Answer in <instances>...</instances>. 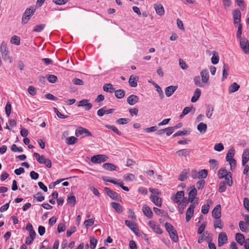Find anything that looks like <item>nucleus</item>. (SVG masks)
I'll return each mask as SVG.
<instances>
[{
  "instance_id": "nucleus-45",
  "label": "nucleus",
  "mask_w": 249,
  "mask_h": 249,
  "mask_svg": "<svg viewBox=\"0 0 249 249\" xmlns=\"http://www.w3.org/2000/svg\"><path fill=\"white\" fill-rule=\"evenodd\" d=\"M211 61L212 64L216 65L218 63L219 61V56L217 53L215 52L211 58Z\"/></svg>"
},
{
  "instance_id": "nucleus-50",
  "label": "nucleus",
  "mask_w": 249,
  "mask_h": 249,
  "mask_svg": "<svg viewBox=\"0 0 249 249\" xmlns=\"http://www.w3.org/2000/svg\"><path fill=\"white\" fill-rule=\"evenodd\" d=\"M5 113L7 117H9L11 114V105L9 102H8L6 105L5 108Z\"/></svg>"
},
{
  "instance_id": "nucleus-2",
  "label": "nucleus",
  "mask_w": 249,
  "mask_h": 249,
  "mask_svg": "<svg viewBox=\"0 0 249 249\" xmlns=\"http://www.w3.org/2000/svg\"><path fill=\"white\" fill-rule=\"evenodd\" d=\"M35 10L36 8L34 7H31L26 9L22 18V23L23 24H26L27 23L28 20L30 19L31 16L34 14Z\"/></svg>"
},
{
  "instance_id": "nucleus-34",
  "label": "nucleus",
  "mask_w": 249,
  "mask_h": 249,
  "mask_svg": "<svg viewBox=\"0 0 249 249\" xmlns=\"http://www.w3.org/2000/svg\"><path fill=\"white\" fill-rule=\"evenodd\" d=\"M228 174H229V172H227L225 169L221 168L219 170L217 175L219 178L222 179L224 178Z\"/></svg>"
},
{
  "instance_id": "nucleus-63",
  "label": "nucleus",
  "mask_w": 249,
  "mask_h": 249,
  "mask_svg": "<svg viewBox=\"0 0 249 249\" xmlns=\"http://www.w3.org/2000/svg\"><path fill=\"white\" fill-rule=\"evenodd\" d=\"M224 146L221 143L216 144L214 145V149L217 151H221L224 149Z\"/></svg>"
},
{
  "instance_id": "nucleus-23",
  "label": "nucleus",
  "mask_w": 249,
  "mask_h": 249,
  "mask_svg": "<svg viewBox=\"0 0 249 249\" xmlns=\"http://www.w3.org/2000/svg\"><path fill=\"white\" fill-rule=\"evenodd\" d=\"M234 24L238 23L241 21V13L239 10H234L233 13Z\"/></svg>"
},
{
  "instance_id": "nucleus-30",
  "label": "nucleus",
  "mask_w": 249,
  "mask_h": 249,
  "mask_svg": "<svg viewBox=\"0 0 249 249\" xmlns=\"http://www.w3.org/2000/svg\"><path fill=\"white\" fill-rule=\"evenodd\" d=\"M240 88V86L236 83H233L229 87V92L230 93L234 92L238 90Z\"/></svg>"
},
{
  "instance_id": "nucleus-52",
  "label": "nucleus",
  "mask_w": 249,
  "mask_h": 249,
  "mask_svg": "<svg viewBox=\"0 0 249 249\" xmlns=\"http://www.w3.org/2000/svg\"><path fill=\"white\" fill-rule=\"evenodd\" d=\"M124 178L127 181H132L135 178V176L132 174H126L124 176Z\"/></svg>"
},
{
  "instance_id": "nucleus-5",
  "label": "nucleus",
  "mask_w": 249,
  "mask_h": 249,
  "mask_svg": "<svg viewBox=\"0 0 249 249\" xmlns=\"http://www.w3.org/2000/svg\"><path fill=\"white\" fill-rule=\"evenodd\" d=\"M105 190L106 191L107 195L112 199L117 201L121 200V197L118 195L117 193L116 192L111 190V189L107 187H106L105 188Z\"/></svg>"
},
{
  "instance_id": "nucleus-6",
  "label": "nucleus",
  "mask_w": 249,
  "mask_h": 249,
  "mask_svg": "<svg viewBox=\"0 0 249 249\" xmlns=\"http://www.w3.org/2000/svg\"><path fill=\"white\" fill-rule=\"evenodd\" d=\"M195 208V203L191 204L188 208L186 213V220L188 222L191 218L193 217L194 213V209Z\"/></svg>"
},
{
  "instance_id": "nucleus-10",
  "label": "nucleus",
  "mask_w": 249,
  "mask_h": 249,
  "mask_svg": "<svg viewBox=\"0 0 249 249\" xmlns=\"http://www.w3.org/2000/svg\"><path fill=\"white\" fill-rule=\"evenodd\" d=\"M212 216L215 219H219L221 216V206L217 205L213 209L212 212Z\"/></svg>"
},
{
  "instance_id": "nucleus-4",
  "label": "nucleus",
  "mask_w": 249,
  "mask_h": 249,
  "mask_svg": "<svg viewBox=\"0 0 249 249\" xmlns=\"http://www.w3.org/2000/svg\"><path fill=\"white\" fill-rule=\"evenodd\" d=\"M240 45L244 53H249V41L245 38H240Z\"/></svg>"
},
{
  "instance_id": "nucleus-36",
  "label": "nucleus",
  "mask_w": 249,
  "mask_h": 249,
  "mask_svg": "<svg viewBox=\"0 0 249 249\" xmlns=\"http://www.w3.org/2000/svg\"><path fill=\"white\" fill-rule=\"evenodd\" d=\"M115 92V95L118 99H122L125 95V91L123 89H118L114 91Z\"/></svg>"
},
{
  "instance_id": "nucleus-46",
  "label": "nucleus",
  "mask_w": 249,
  "mask_h": 249,
  "mask_svg": "<svg viewBox=\"0 0 249 249\" xmlns=\"http://www.w3.org/2000/svg\"><path fill=\"white\" fill-rule=\"evenodd\" d=\"M48 80L51 83H54L57 80V77L54 75L48 74L47 75Z\"/></svg>"
},
{
  "instance_id": "nucleus-55",
  "label": "nucleus",
  "mask_w": 249,
  "mask_h": 249,
  "mask_svg": "<svg viewBox=\"0 0 249 249\" xmlns=\"http://www.w3.org/2000/svg\"><path fill=\"white\" fill-rule=\"evenodd\" d=\"M45 24H40L36 25L33 30V31L36 32H40L41 31H42L44 28H45Z\"/></svg>"
},
{
  "instance_id": "nucleus-1",
  "label": "nucleus",
  "mask_w": 249,
  "mask_h": 249,
  "mask_svg": "<svg viewBox=\"0 0 249 249\" xmlns=\"http://www.w3.org/2000/svg\"><path fill=\"white\" fill-rule=\"evenodd\" d=\"M34 156L40 164H43L48 168L52 167V161L49 159H46L44 156H40L37 153H34Z\"/></svg>"
},
{
  "instance_id": "nucleus-49",
  "label": "nucleus",
  "mask_w": 249,
  "mask_h": 249,
  "mask_svg": "<svg viewBox=\"0 0 249 249\" xmlns=\"http://www.w3.org/2000/svg\"><path fill=\"white\" fill-rule=\"evenodd\" d=\"M34 197L39 202H41L45 199V197L42 196V193L40 192L37 193L36 194L34 195Z\"/></svg>"
},
{
  "instance_id": "nucleus-18",
  "label": "nucleus",
  "mask_w": 249,
  "mask_h": 249,
  "mask_svg": "<svg viewBox=\"0 0 249 249\" xmlns=\"http://www.w3.org/2000/svg\"><path fill=\"white\" fill-rule=\"evenodd\" d=\"M139 80V77L137 76L131 75L128 80L130 87L135 88L137 86V82Z\"/></svg>"
},
{
  "instance_id": "nucleus-15",
  "label": "nucleus",
  "mask_w": 249,
  "mask_h": 249,
  "mask_svg": "<svg viewBox=\"0 0 249 249\" xmlns=\"http://www.w3.org/2000/svg\"><path fill=\"white\" fill-rule=\"evenodd\" d=\"M184 193L183 191H178L176 195L172 197V200L177 203H179L181 198L184 196Z\"/></svg>"
},
{
  "instance_id": "nucleus-58",
  "label": "nucleus",
  "mask_w": 249,
  "mask_h": 249,
  "mask_svg": "<svg viewBox=\"0 0 249 249\" xmlns=\"http://www.w3.org/2000/svg\"><path fill=\"white\" fill-rule=\"evenodd\" d=\"M214 227L215 229L219 228L220 229H222L223 226L221 224V221L220 219H216V220L214 221Z\"/></svg>"
},
{
  "instance_id": "nucleus-20",
  "label": "nucleus",
  "mask_w": 249,
  "mask_h": 249,
  "mask_svg": "<svg viewBox=\"0 0 249 249\" xmlns=\"http://www.w3.org/2000/svg\"><path fill=\"white\" fill-rule=\"evenodd\" d=\"M197 195V190L194 186L192 187L191 190L189 193V201L193 202Z\"/></svg>"
},
{
  "instance_id": "nucleus-33",
  "label": "nucleus",
  "mask_w": 249,
  "mask_h": 249,
  "mask_svg": "<svg viewBox=\"0 0 249 249\" xmlns=\"http://www.w3.org/2000/svg\"><path fill=\"white\" fill-rule=\"evenodd\" d=\"M189 173L188 169H185L183 170L180 174L178 177V179L180 181H183L187 179L188 178V174Z\"/></svg>"
},
{
  "instance_id": "nucleus-56",
  "label": "nucleus",
  "mask_w": 249,
  "mask_h": 249,
  "mask_svg": "<svg viewBox=\"0 0 249 249\" xmlns=\"http://www.w3.org/2000/svg\"><path fill=\"white\" fill-rule=\"evenodd\" d=\"M97 243V240L93 237H90V248L91 249H95L96 244Z\"/></svg>"
},
{
  "instance_id": "nucleus-53",
  "label": "nucleus",
  "mask_w": 249,
  "mask_h": 249,
  "mask_svg": "<svg viewBox=\"0 0 249 249\" xmlns=\"http://www.w3.org/2000/svg\"><path fill=\"white\" fill-rule=\"evenodd\" d=\"M226 189V183L225 182V181H221L219 184L218 191L220 193H223L225 191Z\"/></svg>"
},
{
  "instance_id": "nucleus-44",
  "label": "nucleus",
  "mask_w": 249,
  "mask_h": 249,
  "mask_svg": "<svg viewBox=\"0 0 249 249\" xmlns=\"http://www.w3.org/2000/svg\"><path fill=\"white\" fill-rule=\"evenodd\" d=\"M67 203L71 206H74L76 203V198L75 196H69L67 199Z\"/></svg>"
},
{
  "instance_id": "nucleus-9",
  "label": "nucleus",
  "mask_w": 249,
  "mask_h": 249,
  "mask_svg": "<svg viewBox=\"0 0 249 249\" xmlns=\"http://www.w3.org/2000/svg\"><path fill=\"white\" fill-rule=\"evenodd\" d=\"M125 224L130 230H131L136 235L139 233V229L137 228V225L134 222L127 220L125 221Z\"/></svg>"
},
{
  "instance_id": "nucleus-7",
  "label": "nucleus",
  "mask_w": 249,
  "mask_h": 249,
  "mask_svg": "<svg viewBox=\"0 0 249 249\" xmlns=\"http://www.w3.org/2000/svg\"><path fill=\"white\" fill-rule=\"evenodd\" d=\"M228 241V237L225 232H222L219 234L218 238V246H222L225 244Z\"/></svg>"
},
{
  "instance_id": "nucleus-43",
  "label": "nucleus",
  "mask_w": 249,
  "mask_h": 249,
  "mask_svg": "<svg viewBox=\"0 0 249 249\" xmlns=\"http://www.w3.org/2000/svg\"><path fill=\"white\" fill-rule=\"evenodd\" d=\"M208 175L207 170L206 169H202L198 172V178H205Z\"/></svg>"
},
{
  "instance_id": "nucleus-57",
  "label": "nucleus",
  "mask_w": 249,
  "mask_h": 249,
  "mask_svg": "<svg viewBox=\"0 0 249 249\" xmlns=\"http://www.w3.org/2000/svg\"><path fill=\"white\" fill-rule=\"evenodd\" d=\"M11 42L15 45H19L20 44V38L17 36H13L11 38Z\"/></svg>"
},
{
  "instance_id": "nucleus-25",
  "label": "nucleus",
  "mask_w": 249,
  "mask_h": 249,
  "mask_svg": "<svg viewBox=\"0 0 249 249\" xmlns=\"http://www.w3.org/2000/svg\"><path fill=\"white\" fill-rule=\"evenodd\" d=\"M201 95V90L199 89H196L194 91V96L192 97L191 102L192 103L196 102Z\"/></svg>"
},
{
  "instance_id": "nucleus-51",
  "label": "nucleus",
  "mask_w": 249,
  "mask_h": 249,
  "mask_svg": "<svg viewBox=\"0 0 249 249\" xmlns=\"http://www.w3.org/2000/svg\"><path fill=\"white\" fill-rule=\"evenodd\" d=\"M28 92L31 95L34 96L36 93V89L34 87L30 86L28 89Z\"/></svg>"
},
{
  "instance_id": "nucleus-26",
  "label": "nucleus",
  "mask_w": 249,
  "mask_h": 249,
  "mask_svg": "<svg viewBox=\"0 0 249 249\" xmlns=\"http://www.w3.org/2000/svg\"><path fill=\"white\" fill-rule=\"evenodd\" d=\"M235 152V151L234 148L233 147H231L229 149V150L228 151V152L227 154L226 157V160L228 161L234 159L233 157L234 156Z\"/></svg>"
},
{
  "instance_id": "nucleus-3",
  "label": "nucleus",
  "mask_w": 249,
  "mask_h": 249,
  "mask_svg": "<svg viewBox=\"0 0 249 249\" xmlns=\"http://www.w3.org/2000/svg\"><path fill=\"white\" fill-rule=\"evenodd\" d=\"M108 157L102 154L94 155L91 158L90 160L93 163H100L107 160Z\"/></svg>"
},
{
  "instance_id": "nucleus-21",
  "label": "nucleus",
  "mask_w": 249,
  "mask_h": 249,
  "mask_svg": "<svg viewBox=\"0 0 249 249\" xmlns=\"http://www.w3.org/2000/svg\"><path fill=\"white\" fill-rule=\"evenodd\" d=\"M191 150L189 149H183L181 150H179L176 152V155L179 157H186L189 156L190 154Z\"/></svg>"
},
{
  "instance_id": "nucleus-32",
  "label": "nucleus",
  "mask_w": 249,
  "mask_h": 249,
  "mask_svg": "<svg viewBox=\"0 0 249 249\" xmlns=\"http://www.w3.org/2000/svg\"><path fill=\"white\" fill-rule=\"evenodd\" d=\"M103 90L104 91L112 93L115 91V89L113 87L111 84H106L103 86Z\"/></svg>"
},
{
  "instance_id": "nucleus-27",
  "label": "nucleus",
  "mask_w": 249,
  "mask_h": 249,
  "mask_svg": "<svg viewBox=\"0 0 249 249\" xmlns=\"http://www.w3.org/2000/svg\"><path fill=\"white\" fill-rule=\"evenodd\" d=\"M235 240L240 245H243L244 244L245 239L243 234L240 233H237L235 234Z\"/></svg>"
},
{
  "instance_id": "nucleus-22",
  "label": "nucleus",
  "mask_w": 249,
  "mask_h": 249,
  "mask_svg": "<svg viewBox=\"0 0 249 249\" xmlns=\"http://www.w3.org/2000/svg\"><path fill=\"white\" fill-rule=\"evenodd\" d=\"M249 160V149H246L244 150L242 155V165H245Z\"/></svg>"
},
{
  "instance_id": "nucleus-37",
  "label": "nucleus",
  "mask_w": 249,
  "mask_h": 249,
  "mask_svg": "<svg viewBox=\"0 0 249 249\" xmlns=\"http://www.w3.org/2000/svg\"><path fill=\"white\" fill-rule=\"evenodd\" d=\"M213 107L212 105L207 106L206 115L208 118H210L213 115Z\"/></svg>"
},
{
  "instance_id": "nucleus-60",
  "label": "nucleus",
  "mask_w": 249,
  "mask_h": 249,
  "mask_svg": "<svg viewBox=\"0 0 249 249\" xmlns=\"http://www.w3.org/2000/svg\"><path fill=\"white\" fill-rule=\"evenodd\" d=\"M76 230V227L74 226L71 227L67 231V235L68 237H70L73 233H74Z\"/></svg>"
},
{
  "instance_id": "nucleus-41",
  "label": "nucleus",
  "mask_w": 249,
  "mask_h": 249,
  "mask_svg": "<svg viewBox=\"0 0 249 249\" xmlns=\"http://www.w3.org/2000/svg\"><path fill=\"white\" fill-rule=\"evenodd\" d=\"M224 178L227 182V185L229 186H231L232 185V180L231 178V174L230 172H229V174L227 175Z\"/></svg>"
},
{
  "instance_id": "nucleus-38",
  "label": "nucleus",
  "mask_w": 249,
  "mask_h": 249,
  "mask_svg": "<svg viewBox=\"0 0 249 249\" xmlns=\"http://www.w3.org/2000/svg\"><path fill=\"white\" fill-rule=\"evenodd\" d=\"M239 227L240 230L245 232L248 231L249 229L246 223L243 221H240L239 223Z\"/></svg>"
},
{
  "instance_id": "nucleus-24",
  "label": "nucleus",
  "mask_w": 249,
  "mask_h": 249,
  "mask_svg": "<svg viewBox=\"0 0 249 249\" xmlns=\"http://www.w3.org/2000/svg\"><path fill=\"white\" fill-rule=\"evenodd\" d=\"M229 71V67L227 64H224L222 68V80H224L228 76Z\"/></svg>"
},
{
  "instance_id": "nucleus-59",
  "label": "nucleus",
  "mask_w": 249,
  "mask_h": 249,
  "mask_svg": "<svg viewBox=\"0 0 249 249\" xmlns=\"http://www.w3.org/2000/svg\"><path fill=\"white\" fill-rule=\"evenodd\" d=\"M11 149L12 151L13 152H17V151H18L19 152H22L23 151V149L22 147H17V145L15 144H13L11 147Z\"/></svg>"
},
{
  "instance_id": "nucleus-40",
  "label": "nucleus",
  "mask_w": 249,
  "mask_h": 249,
  "mask_svg": "<svg viewBox=\"0 0 249 249\" xmlns=\"http://www.w3.org/2000/svg\"><path fill=\"white\" fill-rule=\"evenodd\" d=\"M105 127L108 129H111L114 133H115L116 134H117L118 135L120 136L122 135V132L120 131H119L118 130V129L114 125H110L106 124Z\"/></svg>"
},
{
  "instance_id": "nucleus-39",
  "label": "nucleus",
  "mask_w": 249,
  "mask_h": 249,
  "mask_svg": "<svg viewBox=\"0 0 249 249\" xmlns=\"http://www.w3.org/2000/svg\"><path fill=\"white\" fill-rule=\"evenodd\" d=\"M77 139L74 136L68 137L66 139V143L68 144H73L77 142Z\"/></svg>"
},
{
  "instance_id": "nucleus-13",
  "label": "nucleus",
  "mask_w": 249,
  "mask_h": 249,
  "mask_svg": "<svg viewBox=\"0 0 249 249\" xmlns=\"http://www.w3.org/2000/svg\"><path fill=\"white\" fill-rule=\"evenodd\" d=\"M142 211L144 214L149 218H151L153 216V212L150 207L147 205H144L142 208Z\"/></svg>"
},
{
  "instance_id": "nucleus-62",
  "label": "nucleus",
  "mask_w": 249,
  "mask_h": 249,
  "mask_svg": "<svg viewBox=\"0 0 249 249\" xmlns=\"http://www.w3.org/2000/svg\"><path fill=\"white\" fill-rule=\"evenodd\" d=\"M128 216L129 218L131 219L133 221H135L136 220V217L135 215V213L132 210L129 209L128 210Z\"/></svg>"
},
{
  "instance_id": "nucleus-64",
  "label": "nucleus",
  "mask_w": 249,
  "mask_h": 249,
  "mask_svg": "<svg viewBox=\"0 0 249 249\" xmlns=\"http://www.w3.org/2000/svg\"><path fill=\"white\" fill-rule=\"evenodd\" d=\"M244 206L245 208L249 212V199L247 197H245L243 200Z\"/></svg>"
},
{
  "instance_id": "nucleus-42",
  "label": "nucleus",
  "mask_w": 249,
  "mask_h": 249,
  "mask_svg": "<svg viewBox=\"0 0 249 249\" xmlns=\"http://www.w3.org/2000/svg\"><path fill=\"white\" fill-rule=\"evenodd\" d=\"M171 239L174 242H177L178 240V236L177 233V231L175 230L169 233Z\"/></svg>"
},
{
  "instance_id": "nucleus-14",
  "label": "nucleus",
  "mask_w": 249,
  "mask_h": 249,
  "mask_svg": "<svg viewBox=\"0 0 249 249\" xmlns=\"http://www.w3.org/2000/svg\"><path fill=\"white\" fill-rule=\"evenodd\" d=\"M139 98L138 96L132 94L128 96L127 98V102L131 106L135 105L139 102Z\"/></svg>"
},
{
  "instance_id": "nucleus-11",
  "label": "nucleus",
  "mask_w": 249,
  "mask_h": 249,
  "mask_svg": "<svg viewBox=\"0 0 249 249\" xmlns=\"http://www.w3.org/2000/svg\"><path fill=\"white\" fill-rule=\"evenodd\" d=\"M151 200L158 207H161L162 206L161 198L155 195H151L150 196Z\"/></svg>"
},
{
  "instance_id": "nucleus-47",
  "label": "nucleus",
  "mask_w": 249,
  "mask_h": 249,
  "mask_svg": "<svg viewBox=\"0 0 249 249\" xmlns=\"http://www.w3.org/2000/svg\"><path fill=\"white\" fill-rule=\"evenodd\" d=\"M130 120L128 118H120L116 121V123L119 124H125L129 122Z\"/></svg>"
},
{
  "instance_id": "nucleus-61",
  "label": "nucleus",
  "mask_w": 249,
  "mask_h": 249,
  "mask_svg": "<svg viewBox=\"0 0 249 249\" xmlns=\"http://www.w3.org/2000/svg\"><path fill=\"white\" fill-rule=\"evenodd\" d=\"M210 205L209 204L207 205H204L202 207L201 212L202 213L205 214L208 213L209 210Z\"/></svg>"
},
{
  "instance_id": "nucleus-48",
  "label": "nucleus",
  "mask_w": 249,
  "mask_h": 249,
  "mask_svg": "<svg viewBox=\"0 0 249 249\" xmlns=\"http://www.w3.org/2000/svg\"><path fill=\"white\" fill-rule=\"evenodd\" d=\"M165 227L167 231L169 233L172 231H175L174 227L169 223L166 222L165 224Z\"/></svg>"
},
{
  "instance_id": "nucleus-28",
  "label": "nucleus",
  "mask_w": 249,
  "mask_h": 249,
  "mask_svg": "<svg viewBox=\"0 0 249 249\" xmlns=\"http://www.w3.org/2000/svg\"><path fill=\"white\" fill-rule=\"evenodd\" d=\"M103 167L106 170L114 171L116 170L117 167L113 164L110 163H105L103 165Z\"/></svg>"
},
{
  "instance_id": "nucleus-31",
  "label": "nucleus",
  "mask_w": 249,
  "mask_h": 249,
  "mask_svg": "<svg viewBox=\"0 0 249 249\" xmlns=\"http://www.w3.org/2000/svg\"><path fill=\"white\" fill-rule=\"evenodd\" d=\"M194 82L195 84L197 87L202 88L205 86L202 80L201 81V79L199 76H195L194 78Z\"/></svg>"
},
{
  "instance_id": "nucleus-16",
  "label": "nucleus",
  "mask_w": 249,
  "mask_h": 249,
  "mask_svg": "<svg viewBox=\"0 0 249 249\" xmlns=\"http://www.w3.org/2000/svg\"><path fill=\"white\" fill-rule=\"evenodd\" d=\"M178 89L177 86H170L165 89V93L167 97L171 96Z\"/></svg>"
},
{
  "instance_id": "nucleus-19",
  "label": "nucleus",
  "mask_w": 249,
  "mask_h": 249,
  "mask_svg": "<svg viewBox=\"0 0 249 249\" xmlns=\"http://www.w3.org/2000/svg\"><path fill=\"white\" fill-rule=\"evenodd\" d=\"M154 9L156 13L160 16H162L164 14V9L163 6L160 4H155L154 5Z\"/></svg>"
},
{
  "instance_id": "nucleus-8",
  "label": "nucleus",
  "mask_w": 249,
  "mask_h": 249,
  "mask_svg": "<svg viewBox=\"0 0 249 249\" xmlns=\"http://www.w3.org/2000/svg\"><path fill=\"white\" fill-rule=\"evenodd\" d=\"M201 78V80L205 85L207 84L209 80V74L208 70L207 69H203L200 73Z\"/></svg>"
},
{
  "instance_id": "nucleus-54",
  "label": "nucleus",
  "mask_w": 249,
  "mask_h": 249,
  "mask_svg": "<svg viewBox=\"0 0 249 249\" xmlns=\"http://www.w3.org/2000/svg\"><path fill=\"white\" fill-rule=\"evenodd\" d=\"M94 221L92 218L89 219L85 221L84 225L86 228L90 227L94 224Z\"/></svg>"
},
{
  "instance_id": "nucleus-12",
  "label": "nucleus",
  "mask_w": 249,
  "mask_h": 249,
  "mask_svg": "<svg viewBox=\"0 0 249 249\" xmlns=\"http://www.w3.org/2000/svg\"><path fill=\"white\" fill-rule=\"evenodd\" d=\"M85 134L88 136H91V133L87 129L80 127L79 129L76 130L75 135L78 137L82 135Z\"/></svg>"
},
{
  "instance_id": "nucleus-29",
  "label": "nucleus",
  "mask_w": 249,
  "mask_h": 249,
  "mask_svg": "<svg viewBox=\"0 0 249 249\" xmlns=\"http://www.w3.org/2000/svg\"><path fill=\"white\" fill-rule=\"evenodd\" d=\"M198 131L201 133L206 132L207 129V125L203 123H200L197 126Z\"/></svg>"
},
{
  "instance_id": "nucleus-35",
  "label": "nucleus",
  "mask_w": 249,
  "mask_h": 249,
  "mask_svg": "<svg viewBox=\"0 0 249 249\" xmlns=\"http://www.w3.org/2000/svg\"><path fill=\"white\" fill-rule=\"evenodd\" d=\"M111 205L118 213H121L123 212L122 208L119 203L112 202Z\"/></svg>"
},
{
  "instance_id": "nucleus-17",
  "label": "nucleus",
  "mask_w": 249,
  "mask_h": 249,
  "mask_svg": "<svg viewBox=\"0 0 249 249\" xmlns=\"http://www.w3.org/2000/svg\"><path fill=\"white\" fill-rule=\"evenodd\" d=\"M148 224L150 228L154 230V231L158 234H161L162 233V230L160 228L159 225H156L154 221H150Z\"/></svg>"
}]
</instances>
